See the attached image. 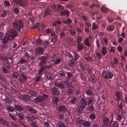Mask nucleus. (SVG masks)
Segmentation results:
<instances>
[{
	"label": "nucleus",
	"mask_w": 127,
	"mask_h": 127,
	"mask_svg": "<svg viewBox=\"0 0 127 127\" xmlns=\"http://www.w3.org/2000/svg\"><path fill=\"white\" fill-rule=\"evenodd\" d=\"M69 31L70 34L72 35H74L76 33L75 31L72 29H69Z\"/></svg>",
	"instance_id": "2f4dec72"
},
{
	"label": "nucleus",
	"mask_w": 127,
	"mask_h": 127,
	"mask_svg": "<svg viewBox=\"0 0 127 127\" xmlns=\"http://www.w3.org/2000/svg\"><path fill=\"white\" fill-rule=\"evenodd\" d=\"M57 56L55 55H53L51 56L50 59L53 61H54L57 59Z\"/></svg>",
	"instance_id": "c756f323"
},
{
	"label": "nucleus",
	"mask_w": 127,
	"mask_h": 127,
	"mask_svg": "<svg viewBox=\"0 0 127 127\" xmlns=\"http://www.w3.org/2000/svg\"><path fill=\"white\" fill-rule=\"evenodd\" d=\"M115 51V49L114 47H112L110 49V51L112 52H114Z\"/></svg>",
	"instance_id": "774afa93"
},
{
	"label": "nucleus",
	"mask_w": 127,
	"mask_h": 127,
	"mask_svg": "<svg viewBox=\"0 0 127 127\" xmlns=\"http://www.w3.org/2000/svg\"><path fill=\"white\" fill-rule=\"evenodd\" d=\"M78 101V99L77 97H74L73 98L71 99L69 101V102L71 103V104H74Z\"/></svg>",
	"instance_id": "dca6fc26"
},
{
	"label": "nucleus",
	"mask_w": 127,
	"mask_h": 127,
	"mask_svg": "<svg viewBox=\"0 0 127 127\" xmlns=\"http://www.w3.org/2000/svg\"><path fill=\"white\" fill-rule=\"evenodd\" d=\"M109 119L108 117H105L103 119V122L104 124L107 125L108 124Z\"/></svg>",
	"instance_id": "5701e85b"
},
{
	"label": "nucleus",
	"mask_w": 127,
	"mask_h": 127,
	"mask_svg": "<svg viewBox=\"0 0 127 127\" xmlns=\"http://www.w3.org/2000/svg\"><path fill=\"white\" fill-rule=\"evenodd\" d=\"M26 108L31 113H36V110L35 109H33L30 106H26Z\"/></svg>",
	"instance_id": "2eb2a0df"
},
{
	"label": "nucleus",
	"mask_w": 127,
	"mask_h": 127,
	"mask_svg": "<svg viewBox=\"0 0 127 127\" xmlns=\"http://www.w3.org/2000/svg\"><path fill=\"white\" fill-rule=\"evenodd\" d=\"M68 90V93L69 94H71L75 90L74 88L72 87H71Z\"/></svg>",
	"instance_id": "393cba45"
},
{
	"label": "nucleus",
	"mask_w": 127,
	"mask_h": 127,
	"mask_svg": "<svg viewBox=\"0 0 127 127\" xmlns=\"http://www.w3.org/2000/svg\"><path fill=\"white\" fill-rule=\"evenodd\" d=\"M86 94L89 95H91L93 94V93L92 91L90 90H88L86 91Z\"/></svg>",
	"instance_id": "603ef678"
},
{
	"label": "nucleus",
	"mask_w": 127,
	"mask_h": 127,
	"mask_svg": "<svg viewBox=\"0 0 127 127\" xmlns=\"http://www.w3.org/2000/svg\"><path fill=\"white\" fill-rule=\"evenodd\" d=\"M112 127H119L118 122L116 121L113 122Z\"/></svg>",
	"instance_id": "c03bdc74"
},
{
	"label": "nucleus",
	"mask_w": 127,
	"mask_h": 127,
	"mask_svg": "<svg viewBox=\"0 0 127 127\" xmlns=\"http://www.w3.org/2000/svg\"><path fill=\"white\" fill-rule=\"evenodd\" d=\"M117 48L118 50L120 52H122L123 50V49L121 46H119L117 47Z\"/></svg>",
	"instance_id": "680f3d73"
},
{
	"label": "nucleus",
	"mask_w": 127,
	"mask_h": 127,
	"mask_svg": "<svg viewBox=\"0 0 127 127\" xmlns=\"http://www.w3.org/2000/svg\"><path fill=\"white\" fill-rule=\"evenodd\" d=\"M60 14L62 16H67L69 14V12L67 10H65L60 12Z\"/></svg>",
	"instance_id": "4be33fe9"
},
{
	"label": "nucleus",
	"mask_w": 127,
	"mask_h": 127,
	"mask_svg": "<svg viewBox=\"0 0 127 127\" xmlns=\"http://www.w3.org/2000/svg\"><path fill=\"white\" fill-rule=\"evenodd\" d=\"M89 117L91 119L94 120L96 116L94 114L91 113Z\"/></svg>",
	"instance_id": "37998d69"
},
{
	"label": "nucleus",
	"mask_w": 127,
	"mask_h": 127,
	"mask_svg": "<svg viewBox=\"0 0 127 127\" xmlns=\"http://www.w3.org/2000/svg\"><path fill=\"white\" fill-rule=\"evenodd\" d=\"M118 63V61L116 58H114L113 60V64H116Z\"/></svg>",
	"instance_id": "864d4df0"
},
{
	"label": "nucleus",
	"mask_w": 127,
	"mask_h": 127,
	"mask_svg": "<svg viewBox=\"0 0 127 127\" xmlns=\"http://www.w3.org/2000/svg\"><path fill=\"white\" fill-rule=\"evenodd\" d=\"M58 110L60 111L65 112L67 111V108L64 106L61 105L59 106Z\"/></svg>",
	"instance_id": "4468645a"
},
{
	"label": "nucleus",
	"mask_w": 127,
	"mask_h": 127,
	"mask_svg": "<svg viewBox=\"0 0 127 127\" xmlns=\"http://www.w3.org/2000/svg\"><path fill=\"white\" fill-rule=\"evenodd\" d=\"M56 6H57L58 8H59V9H62L63 8L62 6L61 5L59 4L57 5H54V6L56 7L55 8H56Z\"/></svg>",
	"instance_id": "0e129e2a"
},
{
	"label": "nucleus",
	"mask_w": 127,
	"mask_h": 127,
	"mask_svg": "<svg viewBox=\"0 0 127 127\" xmlns=\"http://www.w3.org/2000/svg\"><path fill=\"white\" fill-rule=\"evenodd\" d=\"M83 125L85 127H88L90 126L91 123L90 122L88 121H86L83 123Z\"/></svg>",
	"instance_id": "b1692460"
},
{
	"label": "nucleus",
	"mask_w": 127,
	"mask_h": 127,
	"mask_svg": "<svg viewBox=\"0 0 127 127\" xmlns=\"http://www.w3.org/2000/svg\"><path fill=\"white\" fill-rule=\"evenodd\" d=\"M15 107L17 110L19 112L21 111L23 109V108L19 105H15Z\"/></svg>",
	"instance_id": "6ab92c4d"
},
{
	"label": "nucleus",
	"mask_w": 127,
	"mask_h": 127,
	"mask_svg": "<svg viewBox=\"0 0 127 127\" xmlns=\"http://www.w3.org/2000/svg\"><path fill=\"white\" fill-rule=\"evenodd\" d=\"M93 101V98H89L88 100V104H90Z\"/></svg>",
	"instance_id": "6e6d98bb"
},
{
	"label": "nucleus",
	"mask_w": 127,
	"mask_h": 127,
	"mask_svg": "<svg viewBox=\"0 0 127 127\" xmlns=\"http://www.w3.org/2000/svg\"><path fill=\"white\" fill-rule=\"evenodd\" d=\"M34 99L36 102H40L43 100L44 98L42 96H40L36 97L35 98H34Z\"/></svg>",
	"instance_id": "9d476101"
},
{
	"label": "nucleus",
	"mask_w": 127,
	"mask_h": 127,
	"mask_svg": "<svg viewBox=\"0 0 127 127\" xmlns=\"http://www.w3.org/2000/svg\"><path fill=\"white\" fill-rule=\"evenodd\" d=\"M82 40V38L80 36H78L76 41V42L77 43H80L81 42Z\"/></svg>",
	"instance_id": "c9c22d12"
},
{
	"label": "nucleus",
	"mask_w": 127,
	"mask_h": 127,
	"mask_svg": "<svg viewBox=\"0 0 127 127\" xmlns=\"http://www.w3.org/2000/svg\"><path fill=\"white\" fill-rule=\"evenodd\" d=\"M19 75L18 73L16 72H15L13 73L12 74L13 77L15 78H17Z\"/></svg>",
	"instance_id": "3c124183"
},
{
	"label": "nucleus",
	"mask_w": 127,
	"mask_h": 127,
	"mask_svg": "<svg viewBox=\"0 0 127 127\" xmlns=\"http://www.w3.org/2000/svg\"><path fill=\"white\" fill-rule=\"evenodd\" d=\"M102 74L105 79H109L112 78L113 75L110 72H107L106 71H103Z\"/></svg>",
	"instance_id": "7ed1b4c3"
},
{
	"label": "nucleus",
	"mask_w": 127,
	"mask_h": 127,
	"mask_svg": "<svg viewBox=\"0 0 127 127\" xmlns=\"http://www.w3.org/2000/svg\"><path fill=\"white\" fill-rule=\"evenodd\" d=\"M51 40L53 42L55 43L58 40V39L57 37H52L51 38Z\"/></svg>",
	"instance_id": "052dcab7"
},
{
	"label": "nucleus",
	"mask_w": 127,
	"mask_h": 127,
	"mask_svg": "<svg viewBox=\"0 0 127 127\" xmlns=\"http://www.w3.org/2000/svg\"><path fill=\"white\" fill-rule=\"evenodd\" d=\"M87 103V101L86 99L84 98H82L80 101L79 105L80 106L85 108Z\"/></svg>",
	"instance_id": "39448f33"
},
{
	"label": "nucleus",
	"mask_w": 127,
	"mask_h": 127,
	"mask_svg": "<svg viewBox=\"0 0 127 127\" xmlns=\"http://www.w3.org/2000/svg\"><path fill=\"white\" fill-rule=\"evenodd\" d=\"M72 22V21L70 19H67L66 21H63V22L64 23H67V24H69L71 23Z\"/></svg>",
	"instance_id": "8fccbe9b"
},
{
	"label": "nucleus",
	"mask_w": 127,
	"mask_h": 127,
	"mask_svg": "<svg viewBox=\"0 0 127 127\" xmlns=\"http://www.w3.org/2000/svg\"><path fill=\"white\" fill-rule=\"evenodd\" d=\"M74 60L72 59L71 60L69 61V64L71 67H73L74 65Z\"/></svg>",
	"instance_id": "09e8293b"
},
{
	"label": "nucleus",
	"mask_w": 127,
	"mask_h": 127,
	"mask_svg": "<svg viewBox=\"0 0 127 127\" xmlns=\"http://www.w3.org/2000/svg\"><path fill=\"white\" fill-rule=\"evenodd\" d=\"M23 45H25V47L27 48L31 47H32L33 46V45L31 46V43L29 42H26L23 44Z\"/></svg>",
	"instance_id": "bb28decb"
},
{
	"label": "nucleus",
	"mask_w": 127,
	"mask_h": 127,
	"mask_svg": "<svg viewBox=\"0 0 127 127\" xmlns=\"http://www.w3.org/2000/svg\"><path fill=\"white\" fill-rule=\"evenodd\" d=\"M46 60L47 58L46 57L44 56L42 57L41 58V62L39 63V65L41 66L45 64Z\"/></svg>",
	"instance_id": "ddd939ff"
},
{
	"label": "nucleus",
	"mask_w": 127,
	"mask_h": 127,
	"mask_svg": "<svg viewBox=\"0 0 127 127\" xmlns=\"http://www.w3.org/2000/svg\"><path fill=\"white\" fill-rule=\"evenodd\" d=\"M96 56L99 59H100L102 57V56L101 53L98 52L96 51Z\"/></svg>",
	"instance_id": "ea45409f"
},
{
	"label": "nucleus",
	"mask_w": 127,
	"mask_h": 127,
	"mask_svg": "<svg viewBox=\"0 0 127 127\" xmlns=\"http://www.w3.org/2000/svg\"><path fill=\"white\" fill-rule=\"evenodd\" d=\"M121 94L119 92H117L115 94V100L117 101V103H119V100L121 98Z\"/></svg>",
	"instance_id": "6e6552de"
},
{
	"label": "nucleus",
	"mask_w": 127,
	"mask_h": 127,
	"mask_svg": "<svg viewBox=\"0 0 127 127\" xmlns=\"http://www.w3.org/2000/svg\"><path fill=\"white\" fill-rule=\"evenodd\" d=\"M77 47L78 51H80L83 48V45L82 43H77Z\"/></svg>",
	"instance_id": "f3484780"
},
{
	"label": "nucleus",
	"mask_w": 127,
	"mask_h": 127,
	"mask_svg": "<svg viewBox=\"0 0 127 127\" xmlns=\"http://www.w3.org/2000/svg\"><path fill=\"white\" fill-rule=\"evenodd\" d=\"M116 112L117 114L116 119L120 121L122 119L123 116L122 112L119 109H117L116 110Z\"/></svg>",
	"instance_id": "20e7f679"
},
{
	"label": "nucleus",
	"mask_w": 127,
	"mask_h": 127,
	"mask_svg": "<svg viewBox=\"0 0 127 127\" xmlns=\"http://www.w3.org/2000/svg\"><path fill=\"white\" fill-rule=\"evenodd\" d=\"M89 40L88 38L85 39L84 41V43L88 47L91 46V44L89 43Z\"/></svg>",
	"instance_id": "72a5a7b5"
},
{
	"label": "nucleus",
	"mask_w": 127,
	"mask_h": 127,
	"mask_svg": "<svg viewBox=\"0 0 127 127\" xmlns=\"http://www.w3.org/2000/svg\"><path fill=\"white\" fill-rule=\"evenodd\" d=\"M26 118L30 121H32L34 119V118L32 115L28 116L26 117Z\"/></svg>",
	"instance_id": "e433bc0d"
},
{
	"label": "nucleus",
	"mask_w": 127,
	"mask_h": 127,
	"mask_svg": "<svg viewBox=\"0 0 127 127\" xmlns=\"http://www.w3.org/2000/svg\"><path fill=\"white\" fill-rule=\"evenodd\" d=\"M6 108L8 111L12 112L14 110V108L10 106H7Z\"/></svg>",
	"instance_id": "473e14b6"
},
{
	"label": "nucleus",
	"mask_w": 127,
	"mask_h": 127,
	"mask_svg": "<svg viewBox=\"0 0 127 127\" xmlns=\"http://www.w3.org/2000/svg\"><path fill=\"white\" fill-rule=\"evenodd\" d=\"M80 67L82 69L84 70L86 69L85 66L83 64H81L80 65Z\"/></svg>",
	"instance_id": "e2e57ef3"
},
{
	"label": "nucleus",
	"mask_w": 127,
	"mask_h": 127,
	"mask_svg": "<svg viewBox=\"0 0 127 127\" xmlns=\"http://www.w3.org/2000/svg\"><path fill=\"white\" fill-rule=\"evenodd\" d=\"M67 76L68 78H70L72 75L71 73L70 72H67Z\"/></svg>",
	"instance_id": "338daca9"
},
{
	"label": "nucleus",
	"mask_w": 127,
	"mask_h": 127,
	"mask_svg": "<svg viewBox=\"0 0 127 127\" xmlns=\"http://www.w3.org/2000/svg\"><path fill=\"white\" fill-rule=\"evenodd\" d=\"M12 24L13 27L17 31H20L21 28L23 26L22 22L20 20H19L18 22L17 21H15Z\"/></svg>",
	"instance_id": "f03ea898"
},
{
	"label": "nucleus",
	"mask_w": 127,
	"mask_h": 127,
	"mask_svg": "<svg viewBox=\"0 0 127 127\" xmlns=\"http://www.w3.org/2000/svg\"><path fill=\"white\" fill-rule=\"evenodd\" d=\"M98 27L97 25L94 23H93V26L92 27V29L93 30H95Z\"/></svg>",
	"instance_id": "79ce46f5"
},
{
	"label": "nucleus",
	"mask_w": 127,
	"mask_h": 127,
	"mask_svg": "<svg viewBox=\"0 0 127 127\" xmlns=\"http://www.w3.org/2000/svg\"><path fill=\"white\" fill-rule=\"evenodd\" d=\"M18 35L17 32L15 30L12 29L8 31L5 34V37L2 40V43L5 44L8 40L12 39L14 37L17 36Z\"/></svg>",
	"instance_id": "f257e3e1"
},
{
	"label": "nucleus",
	"mask_w": 127,
	"mask_h": 127,
	"mask_svg": "<svg viewBox=\"0 0 127 127\" xmlns=\"http://www.w3.org/2000/svg\"><path fill=\"white\" fill-rule=\"evenodd\" d=\"M77 122L78 124H82L83 123L84 121L81 119H78L77 120Z\"/></svg>",
	"instance_id": "13d9d810"
},
{
	"label": "nucleus",
	"mask_w": 127,
	"mask_h": 127,
	"mask_svg": "<svg viewBox=\"0 0 127 127\" xmlns=\"http://www.w3.org/2000/svg\"><path fill=\"white\" fill-rule=\"evenodd\" d=\"M0 123L1 124L5 126H7L8 124L6 121L4 120L2 118H0Z\"/></svg>",
	"instance_id": "412c9836"
},
{
	"label": "nucleus",
	"mask_w": 127,
	"mask_h": 127,
	"mask_svg": "<svg viewBox=\"0 0 127 127\" xmlns=\"http://www.w3.org/2000/svg\"><path fill=\"white\" fill-rule=\"evenodd\" d=\"M101 53L103 55H105L107 53V50L105 47L104 46L102 48Z\"/></svg>",
	"instance_id": "aec40b11"
},
{
	"label": "nucleus",
	"mask_w": 127,
	"mask_h": 127,
	"mask_svg": "<svg viewBox=\"0 0 127 127\" xmlns=\"http://www.w3.org/2000/svg\"><path fill=\"white\" fill-rule=\"evenodd\" d=\"M29 93L32 95V96H35L37 95V93L34 91L30 90L29 92Z\"/></svg>",
	"instance_id": "a878e982"
},
{
	"label": "nucleus",
	"mask_w": 127,
	"mask_h": 127,
	"mask_svg": "<svg viewBox=\"0 0 127 127\" xmlns=\"http://www.w3.org/2000/svg\"><path fill=\"white\" fill-rule=\"evenodd\" d=\"M30 97L28 95H26L24 96V99L27 103L32 104L33 101L30 99Z\"/></svg>",
	"instance_id": "423d86ee"
},
{
	"label": "nucleus",
	"mask_w": 127,
	"mask_h": 127,
	"mask_svg": "<svg viewBox=\"0 0 127 127\" xmlns=\"http://www.w3.org/2000/svg\"><path fill=\"white\" fill-rule=\"evenodd\" d=\"M58 125L59 127H66L64 125V123L62 122H59Z\"/></svg>",
	"instance_id": "de8ad7c7"
},
{
	"label": "nucleus",
	"mask_w": 127,
	"mask_h": 127,
	"mask_svg": "<svg viewBox=\"0 0 127 127\" xmlns=\"http://www.w3.org/2000/svg\"><path fill=\"white\" fill-rule=\"evenodd\" d=\"M55 85L58 88H60L62 90H63L64 88V84L61 82H59L58 83H55Z\"/></svg>",
	"instance_id": "0eeeda50"
},
{
	"label": "nucleus",
	"mask_w": 127,
	"mask_h": 127,
	"mask_svg": "<svg viewBox=\"0 0 127 127\" xmlns=\"http://www.w3.org/2000/svg\"><path fill=\"white\" fill-rule=\"evenodd\" d=\"M91 81L93 83H95L96 81V79L95 77L94 76H91Z\"/></svg>",
	"instance_id": "49530a36"
},
{
	"label": "nucleus",
	"mask_w": 127,
	"mask_h": 127,
	"mask_svg": "<svg viewBox=\"0 0 127 127\" xmlns=\"http://www.w3.org/2000/svg\"><path fill=\"white\" fill-rule=\"evenodd\" d=\"M45 66H43L42 67L41 69L39 70V73H40L42 72L45 69Z\"/></svg>",
	"instance_id": "69168bd1"
},
{
	"label": "nucleus",
	"mask_w": 127,
	"mask_h": 127,
	"mask_svg": "<svg viewBox=\"0 0 127 127\" xmlns=\"http://www.w3.org/2000/svg\"><path fill=\"white\" fill-rule=\"evenodd\" d=\"M45 76H47L48 79H49L51 77L52 75L50 73L47 72L46 73Z\"/></svg>",
	"instance_id": "bf43d9fd"
},
{
	"label": "nucleus",
	"mask_w": 127,
	"mask_h": 127,
	"mask_svg": "<svg viewBox=\"0 0 127 127\" xmlns=\"http://www.w3.org/2000/svg\"><path fill=\"white\" fill-rule=\"evenodd\" d=\"M2 70L3 72L5 73H9V71L4 67H2Z\"/></svg>",
	"instance_id": "a18cd8bd"
},
{
	"label": "nucleus",
	"mask_w": 127,
	"mask_h": 127,
	"mask_svg": "<svg viewBox=\"0 0 127 127\" xmlns=\"http://www.w3.org/2000/svg\"><path fill=\"white\" fill-rule=\"evenodd\" d=\"M64 83L67 88L72 86V85L71 82L69 81L68 79L64 81Z\"/></svg>",
	"instance_id": "f8f14e48"
},
{
	"label": "nucleus",
	"mask_w": 127,
	"mask_h": 127,
	"mask_svg": "<svg viewBox=\"0 0 127 127\" xmlns=\"http://www.w3.org/2000/svg\"><path fill=\"white\" fill-rule=\"evenodd\" d=\"M36 44L37 45H39L42 43V42L41 39L38 38L36 41Z\"/></svg>",
	"instance_id": "f704fd0d"
},
{
	"label": "nucleus",
	"mask_w": 127,
	"mask_h": 127,
	"mask_svg": "<svg viewBox=\"0 0 127 127\" xmlns=\"http://www.w3.org/2000/svg\"><path fill=\"white\" fill-rule=\"evenodd\" d=\"M16 115L19 117V118L20 119H22L23 118V114L21 113H17Z\"/></svg>",
	"instance_id": "7c9ffc66"
},
{
	"label": "nucleus",
	"mask_w": 127,
	"mask_h": 127,
	"mask_svg": "<svg viewBox=\"0 0 127 127\" xmlns=\"http://www.w3.org/2000/svg\"><path fill=\"white\" fill-rule=\"evenodd\" d=\"M84 108H85L79 105L78 107L77 108L76 110L78 112L81 113L83 112V109Z\"/></svg>",
	"instance_id": "a211bd4d"
},
{
	"label": "nucleus",
	"mask_w": 127,
	"mask_h": 127,
	"mask_svg": "<svg viewBox=\"0 0 127 127\" xmlns=\"http://www.w3.org/2000/svg\"><path fill=\"white\" fill-rule=\"evenodd\" d=\"M106 29L108 31H111L114 30V27L113 26H109L107 27Z\"/></svg>",
	"instance_id": "c85d7f7f"
},
{
	"label": "nucleus",
	"mask_w": 127,
	"mask_h": 127,
	"mask_svg": "<svg viewBox=\"0 0 127 127\" xmlns=\"http://www.w3.org/2000/svg\"><path fill=\"white\" fill-rule=\"evenodd\" d=\"M43 49L40 47H38L35 50L36 54L39 55H41L43 52Z\"/></svg>",
	"instance_id": "1a4fd4ad"
},
{
	"label": "nucleus",
	"mask_w": 127,
	"mask_h": 127,
	"mask_svg": "<svg viewBox=\"0 0 127 127\" xmlns=\"http://www.w3.org/2000/svg\"><path fill=\"white\" fill-rule=\"evenodd\" d=\"M101 10L103 12L106 13L107 12L108 9L107 7H102L101 8Z\"/></svg>",
	"instance_id": "58836bf2"
},
{
	"label": "nucleus",
	"mask_w": 127,
	"mask_h": 127,
	"mask_svg": "<svg viewBox=\"0 0 127 127\" xmlns=\"http://www.w3.org/2000/svg\"><path fill=\"white\" fill-rule=\"evenodd\" d=\"M52 100H53V102L55 104L57 103L59 101V98L56 96H54L52 98Z\"/></svg>",
	"instance_id": "cd10ccee"
},
{
	"label": "nucleus",
	"mask_w": 127,
	"mask_h": 127,
	"mask_svg": "<svg viewBox=\"0 0 127 127\" xmlns=\"http://www.w3.org/2000/svg\"><path fill=\"white\" fill-rule=\"evenodd\" d=\"M51 91L53 95H57L58 94V89L54 87L52 88L51 89Z\"/></svg>",
	"instance_id": "9b49d317"
},
{
	"label": "nucleus",
	"mask_w": 127,
	"mask_h": 127,
	"mask_svg": "<svg viewBox=\"0 0 127 127\" xmlns=\"http://www.w3.org/2000/svg\"><path fill=\"white\" fill-rule=\"evenodd\" d=\"M51 35L54 37H57L58 36L54 32H51Z\"/></svg>",
	"instance_id": "4d7b16f0"
},
{
	"label": "nucleus",
	"mask_w": 127,
	"mask_h": 127,
	"mask_svg": "<svg viewBox=\"0 0 127 127\" xmlns=\"http://www.w3.org/2000/svg\"><path fill=\"white\" fill-rule=\"evenodd\" d=\"M26 62V60L23 59H20L19 61L18 64H23Z\"/></svg>",
	"instance_id": "4c0bfd02"
},
{
	"label": "nucleus",
	"mask_w": 127,
	"mask_h": 127,
	"mask_svg": "<svg viewBox=\"0 0 127 127\" xmlns=\"http://www.w3.org/2000/svg\"><path fill=\"white\" fill-rule=\"evenodd\" d=\"M87 109L90 111H93L94 109L93 106L92 105L87 107Z\"/></svg>",
	"instance_id": "a19ab883"
},
{
	"label": "nucleus",
	"mask_w": 127,
	"mask_h": 127,
	"mask_svg": "<svg viewBox=\"0 0 127 127\" xmlns=\"http://www.w3.org/2000/svg\"><path fill=\"white\" fill-rule=\"evenodd\" d=\"M11 124L13 127H21L20 126L15 124L13 122H11Z\"/></svg>",
	"instance_id": "5fc2aeb1"
}]
</instances>
